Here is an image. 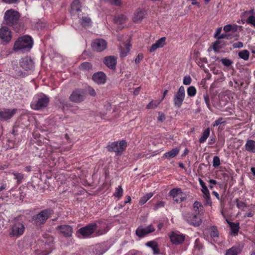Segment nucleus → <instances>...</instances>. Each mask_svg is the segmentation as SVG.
<instances>
[{"label":"nucleus","instance_id":"obj_1","mask_svg":"<svg viewBox=\"0 0 255 255\" xmlns=\"http://www.w3.org/2000/svg\"><path fill=\"white\" fill-rule=\"evenodd\" d=\"M33 45V40L30 36L25 35L19 38L14 43L13 49L15 51L30 49Z\"/></svg>","mask_w":255,"mask_h":255},{"label":"nucleus","instance_id":"obj_2","mask_svg":"<svg viewBox=\"0 0 255 255\" xmlns=\"http://www.w3.org/2000/svg\"><path fill=\"white\" fill-rule=\"evenodd\" d=\"M52 214L50 209H45L41 211L38 214L33 216L32 222L36 226H40L44 224Z\"/></svg>","mask_w":255,"mask_h":255},{"label":"nucleus","instance_id":"obj_3","mask_svg":"<svg viewBox=\"0 0 255 255\" xmlns=\"http://www.w3.org/2000/svg\"><path fill=\"white\" fill-rule=\"evenodd\" d=\"M19 18V14L17 11L12 9H9L5 11L4 14V19L6 23L12 26L16 24Z\"/></svg>","mask_w":255,"mask_h":255},{"label":"nucleus","instance_id":"obj_4","mask_svg":"<svg viewBox=\"0 0 255 255\" xmlns=\"http://www.w3.org/2000/svg\"><path fill=\"white\" fill-rule=\"evenodd\" d=\"M98 223H99V222L89 224L80 228L78 230V233L84 238L90 237L97 230L98 228Z\"/></svg>","mask_w":255,"mask_h":255},{"label":"nucleus","instance_id":"obj_5","mask_svg":"<svg viewBox=\"0 0 255 255\" xmlns=\"http://www.w3.org/2000/svg\"><path fill=\"white\" fill-rule=\"evenodd\" d=\"M24 230L25 227L22 222L15 221L11 227V231L9 233V236L18 237L24 233Z\"/></svg>","mask_w":255,"mask_h":255},{"label":"nucleus","instance_id":"obj_6","mask_svg":"<svg viewBox=\"0 0 255 255\" xmlns=\"http://www.w3.org/2000/svg\"><path fill=\"white\" fill-rule=\"evenodd\" d=\"M127 146V143L125 140H122L119 142H114L107 147L110 151H114L117 154H121L125 149Z\"/></svg>","mask_w":255,"mask_h":255},{"label":"nucleus","instance_id":"obj_7","mask_svg":"<svg viewBox=\"0 0 255 255\" xmlns=\"http://www.w3.org/2000/svg\"><path fill=\"white\" fill-rule=\"evenodd\" d=\"M184 219L188 224L194 227H198L202 223V220L199 216L190 213H187L184 215Z\"/></svg>","mask_w":255,"mask_h":255},{"label":"nucleus","instance_id":"obj_8","mask_svg":"<svg viewBox=\"0 0 255 255\" xmlns=\"http://www.w3.org/2000/svg\"><path fill=\"white\" fill-rule=\"evenodd\" d=\"M185 96V88L181 86L178 91L175 94L173 98V102L175 107L180 108L182 104Z\"/></svg>","mask_w":255,"mask_h":255},{"label":"nucleus","instance_id":"obj_9","mask_svg":"<svg viewBox=\"0 0 255 255\" xmlns=\"http://www.w3.org/2000/svg\"><path fill=\"white\" fill-rule=\"evenodd\" d=\"M49 102V98L43 96L31 103V107L35 110H39L46 107Z\"/></svg>","mask_w":255,"mask_h":255},{"label":"nucleus","instance_id":"obj_10","mask_svg":"<svg viewBox=\"0 0 255 255\" xmlns=\"http://www.w3.org/2000/svg\"><path fill=\"white\" fill-rule=\"evenodd\" d=\"M69 99L71 102L74 103H81L85 99V94L83 90L77 89L71 94Z\"/></svg>","mask_w":255,"mask_h":255},{"label":"nucleus","instance_id":"obj_11","mask_svg":"<svg viewBox=\"0 0 255 255\" xmlns=\"http://www.w3.org/2000/svg\"><path fill=\"white\" fill-rule=\"evenodd\" d=\"M169 194L172 197L173 200L177 203L183 201L186 197V194L179 188L173 189L170 191Z\"/></svg>","mask_w":255,"mask_h":255},{"label":"nucleus","instance_id":"obj_12","mask_svg":"<svg viewBox=\"0 0 255 255\" xmlns=\"http://www.w3.org/2000/svg\"><path fill=\"white\" fill-rule=\"evenodd\" d=\"M92 47L97 51H102L107 47L106 41L102 39H95L92 43Z\"/></svg>","mask_w":255,"mask_h":255},{"label":"nucleus","instance_id":"obj_13","mask_svg":"<svg viewBox=\"0 0 255 255\" xmlns=\"http://www.w3.org/2000/svg\"><path fill=\"white\" fill-rule=\"evenodd\" d=\"M16 110L9 109H3L0 110V120L6 121L10 119L15 113Z\"/></svg>","mask_w":255,"mask_h":255},{"label":"nucleus","instance_id":"obj_14","mask_svg":"<svg viewBox=\"0 0 255 255\" xmlns=\"http://www.w3.org/2000/svg\"><path fill=\"white\" fill-rule=\"evenodd\" d=\"M155 231L154 228L150 225L147 227L143 228L141 227H139L136 230V235L140 238L144 237L145 235L152 233Z\"/></svg>","mask_w":255,"mask_h":255},{"label":"nucleus","instance_id":"obj_15","mask_svg":"<svg viewBox=\"0 0 255 255\" xmlns=\"http://www.w3.org/2000/svg\"><path fill=\"white\" fill-rule=\"evenodd\" d=\"M171 242L175 245H179L185 240V236L176 232H172L169 236Z\"/></svg>","mask_w":255,"mask_h":255},{"label":"nucleus","instance_id":"obj_16","mask_svg":"<svg viewBox=\"0 0 255 255\" xmlns=\"http://www.w3.org/2000/svg\"><path fill=\"white\" fill-rule=\"evenodd\" d=\"M20 65L25 70H31L34 67L32 60L28 57H25L22 58L20 61Z\"/></svg>","mask_w":255,"mask_h":255},{"label":"nucleus","instance_id":"obj_17","mask_svg":"<svg viewBox=\"0 0 255 255\" xmlns=\"http://www.w3.org/2000/svg\"><path fill=\"white\" fill-rule=\"evenodd\" d=\"M104 63L111 69H115L117 65V57L114 56L105 57L104 59Z\"/></svg>","mask_w":255,"mask_h":255},{"label":"nucleus","instance_id":"obj_18","mask_svg":"<svg viewBox=\"0 0 255 255\" xmlns=\"http://www.w3.org/2000/svg\"><path fill=\"white\" fill-rule=\"evenodd\" d=\"M79 23L83 26H88L91 25L92 20L90 17L85 13H78Z\"/></svg>","mask_w":255,"mask_h":255},{"label":"nucleus","instance_id":"obj_19","mask_svg":"<svg viewBox=\"0 0 255 255\" xmlns=\"http://www.w3.org/2000/svg\"><path fill=\"white\" fill-rule=\"evenodd\" d=\"M0 38L6 42L10 40L11 32L7 27L4 26L0 28Z\"/></svg>","mask_w":255,"mask_h":255},{"label":"nucleus","instance_id":"obj_20","mask_svg":"<svg viewBox=\"0 0 255 255\" xmlns=\"http://www.w3.org/2000/svg\"><path fill=\"white\" fill-rule=\"evenodd\" d=\"M81 4L79 0H74L71 3V13L73 16H78L81 13Z\"/></svg>","mask_w":255,"mask_h":255},{"label":"nucleus","instance_id":"obj_21","mask_svg":"<svg viewBox=\"0 0 255 255\" xmlns=\"http://www.w3.org/2000/svg\"><path fill=\"white\" fill-rule=\"evenodd\" d=\"M166 44V37H162L153 44L149 49L150 52L155 51L158 48H162Z\"/></svg>","mask_w":255,"mask_h":255},{"label":"nucleus","instance_id":"obj_22","mask_svg":"<svg viewBox=\"0 0 255 255\" xmlns=\"http://www.w3.org/2000/svg\"><path fill=\"white\" fill-rule=\"evenodd\" d=\"M57 229L59 230L60 233L65 237H71L73 233V229L72 227L69 225H61L57 227Z\"/></svg>","mask_w":255,"mask_h":255},{"label":"nucleus","instance_id":"obj_23","mask_svg":"<svg viewBox=\"0 0 255 255\" xmlns=\"http://www.w3.org/2000/svg\"><path fill=\"white\" fill-rule=\"evenodd\" d=\"M92 79L97 83L103 84L106 81V75L102 72H99L93 75Z\"/></svg>","mask_w":255,"mask_h":255},{"label":"nucleus","instance_id":"obj_24","mask_svg":"<svg viewBox=\"0 0 255 255\" xmlns=\"http://www.w3.org/2000/svg\"><path fill=\"white\" fill-rule=\"evenodd\" d=\"M201 191L203 193V198L205 200V204L211 206L212 202L211 200L210 195L207 187L202 188Z\"/></svg>","mask_w":255,"mask_h":255},{"label":"nucleus","instance_id":"obj_25","mask_svg":"<svg viewBox=\"0 0 255 255\" xmlns=\"http://www.w3.org/2000/svg\"><path fill=\"white\" fill-rule=\"evenodd\" d=\"M146 14V12L144 10L138 9L137 10L134 14L133 21L135 22H139L141 21L144 17Z\"/></svg>","mask_w":255,"mask_h":255},{"label":"nucleus","instance_id":"obj_26","mask_svg":"<svg viewBox=\"0 0 255 255\" xmlns=\"http://www.w3.org/2000/svg\"><path fill=\"white\" fill-rule=\"evenodd\" d=\"M146 246L152 249L154 255L159 254V246L157 242L155 241L148 242L146 243Z\"/></svg>","mask_w":255,"mask_h":255},{"label":"nucleus","instance_id":"obj_27","mask_svg":"<svg viewBox=\"0 0 255 255\" xmlns=\"http://www.w3.org/2000/svg\"><path fill=\"white\" fill-rule=\"evenodd\" d=\"M242 251L239 246H233L226 251V255H238Z\"/></svg>","mask_w":255,"mask_h":255},{"label":"nucleus","instance_id":"obj_28","mask_svg":"<svg viewBox=\"0 0 255 255\" xmlns=\"http://www.w3.org/2000/svg\"><path fill=\"white\" fill-rule=\"evenodd\" d=\"M245 147L247 151L255 153V141L252 139L248 140Z\"/></svg>","mask_w":255,"mask_h":255},{"label":"nucleus","instance_id":"obj_29","mask_svg":"<svg viewBox=\"0 0 255 255\" xmlns=\"http://www.w3.org/2000/svg\"><path fill=\"white\" fill-rule=\"evenodd\" d=\"M179 152V149L178 148H173L171 150L166 152L164 154V156L166 158H173L176 156Z\"/></svg>","mask_w":255,"mask_h":255},{"label":"nucleus","instance_id":"obj_30","mask_svg":"<svg viewBox=\"0 0 255 255\" xmlns=\"http://www.w3.org/2000/svg\"><path fill=\"white\" fill-rule=\"evenodd\" d=\"M193 209L195 212L200 214L203 212V206L202 204L198 201H196L193 204Z\"/></svg>","mask_w":255,"mask_h":255},{"label":"nucleus","instance_id":"obj_31","mask_svg":"<svg viewBox=\"0 0 255 255\" xmlns=\"http://www.w3.org/2000/svg\"><path fill=\"white\" fill-rule=\"evenodd\" d=\"M153 194L151 192L146 193L145 195H144L143 196H142L139 201V204L141 205H143L145 204L150 198H151Z\"/></svg>","mask_w":255,"mask_h":255},{"label":"nucleus","instance_id":"obj_32","mask_svg":"<svg viewBox=\"0 0 255 255\" xmlns=\"http://www.w3.org/2000/svg\"><path fill=\"white\" fill-rule=\"evenodd\" d=\"M238 56L244 60H248L249 58L250 52L248 50H243L238 53Z\"/></svg>","mask_w":255,"mask_h":255},{"label":"nucleus","instance_id":"obj_33","mask_svg":"<svg viewBox=\"0 0 255 255\" xmlns=\"http://www.w3.org/2000/svg\"><path fill=\"white\" fill-rule=\"evenodd\" d=\"M209 134H210V130H209V128H207L206 129H205L202 136H201V137L199 139V142L200 143H203L204 142L206 139H207V138L209 137Z\"/></svg>","mask_w":255,"mask_h":255},{"label":"nucleus","instance_id":"obj_34","mask_svg":"<svg viewBox=\"0 0 255 255\" xmlns=\"http://www.w3.org/2000/svg\"><path fill=\"white\" fill-rule=\"evenodd\" d=\"M228 223L229 224L232 232L234 234H237L239 232V224H235L233 222H229L227 221Z\"/></svg>","mask_w":255,"mask_h":255},{"label":"nucleus","instance_id":"obj_35","mask_svg":"<svg viewBox=\"0 0 255 255\" xmlns=\"http://www.w3.org/2000/svg\"><path fill=\"white\" fill-rule=\"evenodd\" d=\"M12 174L14 176V178L17 180V183L19 184L21 182L22 180L23 179L24 175L21 173H17L13 172Z\"/></svg>","mask_w":255,"mask_h":255},{"label":"nucleus","instance_id":"obj_36","mask_svg":"<svg viewBox=\"0 0 255 255\" xmlns=\"http://www.w3.org/2000/svg\"><path fill=\"white\" fill-rule=\"evenodd\" d=\"M210 235L212 238H217L219 236V232L216 226H212L210 228Z\"/></svg>","mask_w":255,"mask_h":255},{"label":"nucleus","instance_id":"obj_37","mask_svg":"<svg viewBox=\"0 0 255 255\" xmlns=\"http://www.w3.org/2000/svg\"><path fill=\"white\" fill-rule=\"evenodd\" d=\"M159 101H152L146 106L147 109H154L160 104Z\"/></svg>","mask_w":255,"mask_h":255},{"label":"nucleus","instance_id":"obj_38","mask_svg":"<svg viewBox=\"0 0 255 255\" xmlns=\"http://www.w3.org/2000/svg\"><path fill=\"white\" fill-rule=\"evenodd\" d=\"M196 93V89L194 86H190L187 89V94L189 97H193Z\"/></svg>","mask_w":255,"mask_h":255},{"label":"nucleus","instance_id":"obj_39","mask_svg":"<svg viewBox=\"0 0 255 255\" xmlns=\"http://www.w3.org/2000/svg\"><path fill=\"white\" fill-rule=\"evenodd\" d=\"M221 61L222 62V63L224 65H225L227 67H229L233 64V61L231 60H230V59H228V58H222L221 59Z\"/></svg>","mask_w":255,"mask_h":255},{"label":"nucleus","instance_id":"obj_40","mask_svg":"<svg viewBox=\"0 0 255 255\" xmlns=\"http://www.w3.org/2000/svg\"><path fill=\"white\" fill-rule=\"evenodd\" d=\"M123 190L121 186H119L118 188H116L114 195L118 198H121L123 196Z\"/></svg>","mask_w":255,"mask_h":255},{"label":"nucleus","instance_id":"obj_41","mask_svg":"<svg viewBox=\"0 0 255 255\" xmlns=\"http://www.w3.org/2000/svg\"><path fill=\"white\" fill-rule=\"evenodd\" d=\"M91 68L92 65L89 62H84L80 65V68L82 70H89Z\"/></svg>","mask_w":255,"mask_h":255},{"label":"nucleus","instance_id":"obj_42","mask_svg":"<svg viewBox=\"0 0 255 255\" xmlns=\"http://www.w3.org/2000/svg\"><path fill=\"white\" fill-rule=\"evenodd\" d=\"M221 43V41L219 40H217L215 41L213 44V49L215 52H218L220 49L221 48L220 45Z\"/></svg>","mask_w":255,"mask_h":255},{"label":"nucleus","instance_id":"obj_43","mask_svg":"<svg viewBox=\"0 0 255 255\" xmlns=\"http://www.w3.org/2000/svg\"><path fill=\"white\" fill-rule=\"evenodd\" d=\"M220 165V158L218 156H215L213 158V166L216 168Z\"/></svg>","mask_w":255,"mask_h":255},{"label":"nucleus","instance_id":"obj_44","mask_svg":"<svg viewBox=\"0 0 255 255\" xmlns=\"http://www.w3.org/2000/svg\"><path fill=\"white\" fill-rule=\"evenodd\" d=\"M183 83L185 85H189L191 83V78L189 75L185 76L183 78Z\"/></svg>","mask_w":255,"mask_h":255},{"label":"nucleus","instance_id":"obj_45","mask_svg":"<svg viewBox=\"0 0 255 255\" xmlns=\"http://www.w3.org/2000/svg\"><path fill=\"white\" fill-rule=\"evenodd\" d=\"M247 22L255 27V16L254 15L250 16L247 20Z\"/></svg>","mask_w":255,"mask_h":255},{"label":"nucleus","instance_id":"obj_46","mask_svg":"<svg viewBox=\"0 0 255 255\" xmlns=\"http://www.w3.org/2000/svg\"><path fill=\"white\" fill-rule=\"evenodd\" d=\"M225 122L223 121V118H220L218 120H216L213 126V127H217L220 125H221L223 123H224Z\"/></svg>","mask_w":255,"mask_h":255},{"label":"nucleus","instance_id":"obj_47","mask_svg":"<svg viewBox=\"0 0 255 255\" xmlns=\"http://www.w3.org/2000/svg\"><path fill=\"white\" fill-rule=\"evenodd\" d=\"M165 203L164 202L160 201H158L157 204L154 206V210H157L160 208L163 207L164 206Z\"/></svg>","mask_w":255,"mask_h":255},{"label":"nucleus","instance_id":"obj_48","mask_svg":"<svg viewBox=\"0 0 255 255\" xmlns=\"http://www.w3.org/2000/svg\"><path fill=\"white\" fill-rule=\"evenodd\" d=\"M237 206L239 208H244L246 206L245 203L241 201H240L238 199H236Z\"/></svg>","mask_w":255,"mask_h":255},{"label":"nucleus","instance_id":"obj_49","mask_svg":"<svg viewBox=\"0 0 255 255\" xmlns=\"http://www.w3.org/2000/svg\"><path fill=\"white\" fill-rule=\"evenodd\" d=\"M244 46V44L243 42L241 41L237 42L233 44V47L234 48H242Z\"/></svg>","mask_w":255,"mask_h":255},{"label":"nucleus","instance_id":"obj_50","mask_svg":"<svg viewBox=\"0 0 255 255\" xmlns=\"http://www.w3.org/2000/svg\"><path fill=\"white\" fill-rule=\"evenodd\" d=\"M143 55L141 53H139L138 54L136 58L135 59V62L136 64H138L141 60L143 59Z\"/></svg>","mask_w":255,"mask_h":255},{"label":"nucleus","instance_id":"obj_51","mask_svg":"<svg viewBox=\"0 0 255 255\" xmlns=\"http://www.w3.org/2000/svg\"><path fill=\"white\" fill-rule=\"evenodd\" d=\"M204 99L205 100V102L206 104L207 107L209 108H210V99L209 96L207 94L204 95Z\"/></svg>","mask_w":255,"mask_h":255},{"label":"nucleus","instance_id":"obj_52","mask_svg":"<svg viewBox=\"0 0 255 255\" xmlns=\"http://www.w3.org/2000/svg\"><path fill=\"white\" fill-rule=\"evenodd\" d=\"M158 115V121L162 122L165 119L164 114L162 113L159 112Z\"/></svg>","mask_w":255,"mask_h":255},{"label":"nucleus","instance_id":"obj_53","mask_svg":"<svg viewBox=\"0 0 255 255\" xmlns=\"http://www.w3.org/2000/svg\"><path fill=\"white\" fill-rule=\"evenodd\" d=\"M232 29V25L231 24L225 25L224 27V30L226 32L231 31Z\"/></svg>","mask_w":255,"mask_h":255},{"label":"nucleus","instance_id":"obj_54","mask_svg":"<svg viewBox=\"0 0 255 255\" xmlns=\"http://www.w3.org/2000/svg\"><path fill=\"white\" fill-rule=\"evenodd\" d=\"M222 31V27H219L217 28L216 32L215 34L214 37L217 39V37H219L220 35H221V32Z\"/></svg>","mask_w":255,"mask_h":255},{"label":"nucleus","instance_id":"obj_55","mask_svg":"<svg viewBox=\"0 0 255 255\" xmlns=\"http://www.w3.org/2000/svg\"><path fill=\"white\" fill-rule=\"evenodd\" d=\"M88 92L89 94L92 96H95L96 95V91L92 88H89L88 89Z\"/></svg>","mask_w":255,"mask_h":255},{"label":"nucleus","instance_id":"obj_56","mask_svg":"<svg viewBox=\"0 0 255 255\" xmlns=\"http://www.w3.org/2000/svg\"><path fill=\"white\" fill-rule=\"evenodd\" d=\"M106 230H99L96 232V236H100L106 233Z\"/></svg>","mask_w":255,"mask_h":255},{"label":"nucleus","instance_id":"obj_57","mask_svg":"<svg viewBox=\"0 0 255 255\" xmlns=\"http://www.w3.org/2000/svg\"><path fill=\"white\" fill-rule=\"evenodd\" d=\"M128 53V52H127V50H126V51H125L123 50H121V53H120L121 57H126Z\"/></svg>","mask_w":255,"mask_h":255},{"label":"nucleus","instance_id":"obj_58","mask_svg":"<svg viewBox=\"0 0 255 255\" xmlns=\"http://www.w3.org/2000/svg\"><path fill=\"white\" fill-rule=\"evenodd\" d=\"M199 182L200 185L202 188L206 186L205 182L201 179H200V178L199 179Z\"/></svg>","mask_w":255,"mask_h":255},{"label":"nucleus","instance_id":"obj_59","mask_svg":"<svg viewBox=\"0 0 255 255\" xmlns=\"http://www.w3.org/2000/svg\"><path fill=\"white\" fill-rule=\"evenodd\" d=\"M227 38V35L226 34H221V35H220V36H219V37H217V39H223V38Z\"/></svg>","mask_w":255,"mask_h":255},{"label":"nucleus","instance_id":"obj_60","mask_svg":"<svg viewBox=\"0 0 255 255\" xmlns=\"http://www.w3.org/2000/svg\"><path fill=\"white\" fill-rule=\"evenodd\" d=\"M2 1L6 3H11L15 2L17 0H2Z\"/></svg>","mask_w":255,"mask_h":255},{"label":"nucleus","instance_id":"obj_61","mask_svg":"<svg viewBox=\"0 0 255 255\" xmlns=\"http://www.w3.org/2000/svg\"><path fill=\"white\" fill-rule=\"evenodd\" d=\"M6 189V184L4 183L0 187V192L1 191Z\"/></svg>","mask_w":255,"mask_h":255},{"label":"nucleus","instance_id":"obj_62","mask_svg":"<svg viewBox=\"0 0 255 255\" xmlns=\"http://www.w3.org/2000/svg\"><path fill=\"white\" fill-rule=\"evenodd\" d=\"M131 46V45L130 43H128L126 45V50L127 51V52H129Z\"/></svg>","mask_w":255,"mask_h":255},{"label":"nucleus","instance_id":"obj_63","mask_svg":"<svg viewBox=\"0 0 255 255\" xmlns=\"http://www.w3.org/2000/svg\"><path fill=\"white\" fill-rule=\"evenodd\" d=\"M209 182L210 183V184H216L217 183V182L216 180H213V179H210L209 181Z\"/></svg>","mask_w":255,"mask_h":255},{"label":"nucleus","instance_id":"obj_64","mask_svg":"<svg viewBox=\"0 0 255 255\" xmlns=\"http://www.w3.org/2000/svg\"><path fill=\"white\" fill-rule=\"evenodd\" d=\"M31 169V167L30 166H27L25 168V171L27 172H30Z\"/></svg>","mask_w":255,"mask_h":255}]
</instances>
